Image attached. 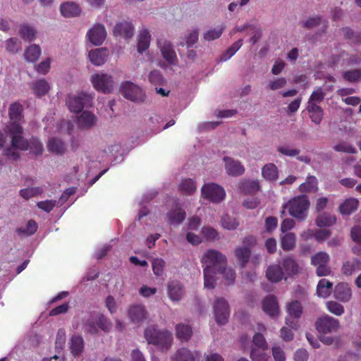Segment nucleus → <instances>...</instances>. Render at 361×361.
Returning a JSON list of instances; mask_svg holds the SVG:
<instances>
[{"mask_svg": "<svg viewBox=\"0 0 361 361\" xmlns=\"http://www.w3.org/2000/svg\"><path fill=\"white\" fill-rule=\"evenodd\" d=\"M197 186L192 179H184L180 183L178 190L183 194L190 195L196 191Z\"/></svg>", "mask_w": 361, "mask_h": 361, "instance_id": "nucleus-36", "label": "nucleus"}, {"mask_svg": "<svg viewBox=\"0 0 361 361\" xmlns=\"http://www.w3.org/2000/svg\"><path fill=\"white\" fill-rule=\"evenodd\" d=\"M243 44L242 40L235 42L231 47H229L221 56L222 61H227L231 59L241 47Z\"/></svg>", "mask_w": 361, "mask_h": 361, "instance_id": "nucleus-53", "label": "nucleus"}, {"mask_svg": "<svg viewBox=\"0 0 361 361\" xmlns=\"http://www.w3.org/2000/svg\"><path fill=\"white\" fill-rule=\"evenodd\" d=\"M109 56V51L104 47L91 49L87 55L90 61L96 66L104 65L108 60Z\"/></svg>", "mask_w": 361, "mask_h": 361, "instance_id": "nucleus-14", "label": "nucleus"}, {"mask_svg": "<svg viewBox=\"0 0 361 361\" xmlns=\"http://www.w3.org/2000/svg\"><path fill=\"white\" fill-rule=\"evenodd\" d=\"M202 197L214 203H220L226 197L224 188L216 183L204 184L201 189Z\"/></svg>", "mask_w": 361, "mask_h": 361, "instance_id": "nucleus-7", "label": "nucleus"}, {"mask_svg": "<svg viewBox=\"0 0 361 361\" xmlns=\"http://www.w3.org/2000/svg\"><path fill=\"white\" fill-rule=\"evenodd\" d=\"M287 84V80L285 78H276L269 81L267 87L272 91H276L284 87Z\"/></svg>", "mask_w": 361, "mask_h": 361, "instance_id": "nucleus-52", "label": "nucleus"}, {"mask_svg": "<svg viewBox=\"0 0 361 361\" xmlns=\"http://www.w3.org/2000/svg\"><path fill=\"white\" fill-rule=\"evenodd\" d=\"M185 217V213L180 209H177L167 214V222L171 225L178 224Z\"/></svg>", "mask_w": 361, "mask_h": 361, "instance_id": "nucleus-38", "label": "nucleus"}, {"mask_svg": "<svg viewBox=\"0 0 361 361\" xmlns=\"http://www.w3.org/2000/svg\"><path fill=\"white\" fill-rule=\"evenodd\" d=\"M120 92L123 97L131 102L141 103L146 99L145 91L132 82H123L120 87Z\"/></svg>", "mask_w": 361, "mask_h": 361, "instance_id": "nucleus-6", "label": "nucleus"}, {"mask_svg": "<svg viewBox=\"0 0 361 361\" xmlns=\"http://www.w3.org/2000/svg\"><path fill=\"white\" fill-rule=\"evenodd\" d=\"M151 36L147 30H142L137 36V51L142 53L147 50L149 46Z\"/></svg>", "mask_w": 361, "mask_h": 361, "instance_id": "nucleus-28", "label": "nucleus"}, {"mask_svg": "<svg viewBox=\"0 0 361 361\" xmlns=\"http://www.w3.org/2000/svg\"><path fill=\"white\" fill-rule=\"evenodd\" d=\"M262 177L267 181L275 182L279 179V170L273 163H267L261 169Z\"/></svg>", "mask_w": 361, "mask_h": 361, "instance_id": "nucleus-20", "label": "nucleus"}, {"mask_svg": "<svg viewBox=\"0 0 361 361\" xmlns=\"http://www.w3.org/2000/svg\"><path fill=\"white\" fill-rule=\"evenodd\" d=\"M47 148L49 151L55 154H63L66 151L64 143L61 140L55 138L49 140Z\"/></svg>", "mask_w": 361, "mask_h": 361, "instance_id": "nucleus-40", "label": "nucleus"}, {"mask_svg": "<svg viewBox=\"0 0 361 361\" xmlns=\"http://www.w3.org/2000/svg\"><path fill=\"white\" fill-rule=\"evenodd\" d=\"M333 283L326 279H321L317 286V293L319 297L327 298L330 295Z\"/></svg>", "mask_w": 361, "mask_h": 361, "instance_id": "nucleus-30", "label": "nucleus"}, {"mask_svg": "<svg viewBox=\"0 0 361 361\" xmlns=\"http://www.w3.org/2000/svg\"><path fill=\"white\" fill-rule=\"evenodd\" d=\"M29 143V149L35 154H40L43 152L42 144L38 140V139L33 138Z\"/></svg>", "mask_w": 361, "mask_h": 361, "instance_id": "nucleus-62", "label": "nucleus"}, {"mask_svg": "<svg viewBox=\"0 0 361 361\" xmlns=\"http://www.w3.org/2000/svg\"><path fill=\"white\" fill-rule=\"evenodd\" d=\"M4 44L6 51L11 54H17L21 49V42L16 37L7 39Z\"/></svg>", "mask_w": 361, "mask_h": 361, "instance_id": "nucleus-43", "label": "nucleus"}, {"mask_svg": "<svg viewBox=\"0 0 361 361\" xmlns=\"http://www.w3.org/2000/svg\"><path fill=\"white\" fill-rule=\"evenodd\" d=\"M250 253V249L245 245L237 247L235 249V256L238 263L241 265H244L248 260Z\"/></svg>", "mask_w": 361, "mask_h": 361, "instance_id": "nucleus-46", "label": "nucleus"}, {"mask_svg": "<svg viewBox=\"0 0 361 361\" xmlns=\"http://www.w3.org/2000/svg\"><path fill=\"white\" fill-rule=\"evenodd\" d=\"M260 186L258 180H245L240 183V190L245 193H252L259 190Z\"/></svg>", "mask_w": 361, "mask_h": 361, "instance_id": "nucleus-45", "label": "nucleus"}, {"mask_svg": "<svg viewBox=\"0 0 361 361\" xmlns=\"http://www.w3.org/2000/svg\"><path fill=\"white\" fill-rule=\"evenodd\" d=\"M22 111L23 106L18 102L11 104L8 109V115L11 121V123L8 126L12 125H20L22 120Z\"/></svg>", "mask_w": 361, "mask_h": 361, "instance_id": "nucleus-23", "label": "nucleus"}, {"mask_svg": "<svg viewBox=\"0 0 361 361\" xmlns=\"http://www.w3.org/2000/svg\"><path fill=\"white\" fill-rule=\"evenodd\" d=\"M145 338L149 343L167 349L172 343L173 337L168 331H159L149 327L145 331Z\"/></svg>", "mask_w": 361, "mask_h": 361, "instance_id": "nucleus-5", "label": "nucleus"}, {"mask_svg": "<svg viewBox=\"0 0 361 361\" xmlns=\"http://www.w3.org/2000/svg\"><path fill=\"white\" fill-rule=\"evenodd\" d=\"M351 237L353 240L357 242V245L353 247V252L359 256H361V227L359 226H355L351 230Z\"/></svg>", "mask_w": 361, "mask_h": 361, "instance_id": "nucleus-41", "label": "nucleus"}, {"mask_svg": "<svg viewBox=\"0 0 361 361\" xmlns=\"http://www.w3.org/2000/svg\"><path fill=\"white\" fill-rule=\"evenodd\" d=\"M324 94L321 88H318L314 90L311 94L308 104H316L317 102H320L324 99Z\"/></svg>", "mask_w": 361, "mask_h": 361, "instance_id": "nucleus-63", "label": "nucleus"}, {"mask_svg": "<svg viewBox=\"0 0 361 361\" xmlns=\"http://www.w3.org/2000/svg\"><path fill=\"white\" fill-rule=\"evenodd\" d=\"M42 188L39 187L27 188L22 189L20 191V196L24 199H30V197H35L42 192Z\"/></svg>", "mask_w": 361, "mask_h": 361, "instance_id": "nucleus-56", "label": "nucleus"}, {"mask_svg": "<svg viewBox=\"0 0 361 361\" xmlns=\"http://www.w3.org/2000/svg\"><path fill=\"white\" fill-rule=\"evenodd\" d=\"M134 30V26L130 22L123 20L115 25L113 33L116 37L128 39L133 36Z\"/></svg>", "mask_w": 361, "mask_h": 361, "instance_id": "nucleus-15", "label": "nucleus"}, {"mask_svg": "<svg viewBox=\"0 0 361 361\" xmlns=\"http://www.w3.org/2000/svg\"><path fill=\"white\" fill-rule=\"evenodd\" d=\"M307 109L312 121L316 124L320 123L323 118V111L321 107L317 104H308Z\"/></svg>", "mask_w": 361, "mask_h": 361, "instance_id": "nucleus-35", "label": "nucleus"}, {"mask_svg": "<svg viewBox=\"0 0 361 361\" xmlns=\"http://www.w3.org/2000/svg\"><path fill=\"white\" fill-rule=\"evenodd\" d=\"M283 269L284 273V279L298 274L300 272L301 268L292 257H287L283 260Z\"/></svg>", "mask_w": 361, "mask_h": 361, "instance_id": "nucleus-22", "label": "nucleus"}, {"mask_svg": "<svg viewBox=\"0 0 361 361\" xmlns=\"http://www.w3.org/2000/svg\"><path fill=\"white\" fill-rule=\"evenodd\" d=\"M225 170L228 175L231 176H239L245 173V168L240 161L231 157L224 158Z\"/></svg>", "mask_w": 361, "mask_h": 361, "instance_id": "nucleus-16", "label": "nucleus"}, {"mask_svg": "<svg viewBox=\"0 0 361 361\" xmlns=\"http://www.w3.org/2000/svg\"><path fill=\"white\" fill-rule=\"evenodd\" d=\"M6 130L11 137V146L4 149V155L8 160L15 161L20 157L19 150L29 149V143L22 135L23 128L20 125L8 126Z\"/></svg>", "mask_w": 361, "mask_h": 361, "instance_id": "nucleus-2", "label": "nucleus"}, {"mask_svg": "<svg viewBox=\"0 0 361 361\" xmlns=\"http://www.w3.org/2000/svg\"><path fill=\"white\" fill-rule=\"evenodd\" d=\"M106 37V31L104 25H94L87 32V39L94 46L101 45Z\"/></svg>", "mask_w": 361, "mask_h": 361, "instance_id": "nucleus-12", "label": "nucleus"}, {"mask_svg": "<svg viewBox=\"0 0 361 361\" xmlns=\"http://www.w3.org/2000/svg\"><path fill=\"white\" fill-rule=\"evenodd\" d=\"M266 350L252 348L250 357L253 361H268L269 356L265 353Z\"/></svg>", "mask_w": 361, "mask_h": 361, "instance_id": "nucleus-54", "label": "nucleus"}, {"mask_svg": "<svg viewBox=\"0 0 361 361\" xmlns=\"http://www.w3.org/2000/svg\"><path fill=\"white\" fill-rule=\"evenodd\" d=\"M218 274L222 275L225 279V283L227 284L232 283L235 279V273L231 268H226L225 266L218 273Z\"/></svg>", "mask_w": 361, "mask_h": 361, "instance_id": "nucleus-58", "label": "nucleus"}, {"mask_svg": "<svg viewBox=\"0 0 361 361\" xmlns=\"http://www.w3.org/2000/svg\"><path fill=\"white\" fill-rule=\"evenodd\" d=\"M252 342L255 346L262 350H267L268 348V345L264 336L259 333L255 334Z\"/></svg>", "mask_w": 361, "mask_h": 361, "instance_id": "nucleus-59", "label": "nucleus"}, {"mask_svg": "<svg viewBox=\"0 0 361 361\" xmlns=\"http://www.w3.org/2000/svg\"><path fill=\"white\" fill-rule=\"evenodd\" d=\"M202 262L204 267V288H213L216 275L226 266V257L218 251L210 250L204 254Z\"/></svg>", "mask_w": 361, "mask_h": 361, "instance_id": "nucleus-1", "label": "nucleus"}, {"mask_svg": "<svg viewBox=\"0 0 361 361\" xmlns=\"http://www.w3.org/2000/svg\"><path fill=\"white\" fill-rule=\"evenodd\" d=\"M50 66L51 59L49 58H47L37 66L36 71L40 74L45 75L49 71Z\"/></svg>", "mask_w": 361, "mask_h": 361, "instance_id": "nucleus-61", "label": "nucleus"}, {"mask_svg": "<svg viewBox=\"0 0 361 361\" xmlns=\"http://www.w3.org/2000/svg\"><path fill=\"white\" fill-rule=\"evenodd\" d=\"M334 296L341 302H348L352 298L349 284L343 282L338 283L334 288Z\"/></svg>", "mask_w": 361, "mask_h": 361, "instance_id": "nucleus-18", "label": "nucleus"}, {"mask_svg": "<svg viewBox=\"0 0 361 361\" xmlns=\"http://www.w3.org/2000/svg\"><path fill=\"white\" fill-rule=\"evenodd\" d=\"M90 82L94 90L104 94L111 93L116 84L111 75L102 71L91 75Z\"/></svg>", "mask_w": 361, "mask_h": 361, "instance_id": "nucleus-4", "label": "nucleus"}, {"mask_svg": "<svg viewBox=\"0 0 361 361\" xmlns=\"http://www.w3.org/2000/svg\"><path fill=\"white\" fill-rule=\"evenodd\" d=\"M32 90L33 93L41 97L46 94L49 90V83L44 79L37 80L32 84Z\"/></svg>", "mask_w": 361, "mask_h": 361, "instance_id": "nucleus-33", "label": "nucleus"}, {"mask_svg": "<svg viewBox=\"0 0 361 361\" xmlns=\"http://www.w3.org/2000/svg\"><path fill=\"white\" fill-rule=\"evenodd\" d=\"M19 35L24 40L32 41L36 39L37 32L34 27L23 25L19 28Z\"/></svg>", "mask_w": 361, "mask_h": 361, "instance_id": "nucleus-37", "label": "nucleus"}, {"mask_svg": "<svg viewBox=\"0 0 361 361\" xmlns=\"http://www.w3.org/2000/svg\"><path fill=\"white\" fill-rule=\"evenodd\" d=\"M157 288L147 285H142L138 290L139 294L144 298H149L156 294Z\"/></svg>", "mask_w": 361, "mask_h": 361, "instance_id": "nucleus-64", "label": "nucleus"}, {"mask_svg": "<svg viewBox=\"0 0 361 361\" xmlns=\"http://www.w3.org/2000/svg\"><path fill=\"white\" fill-rule=\"evenodd\" d=\"M83 340L78 336H73L70 341V348L71 353L75 355H80L83 350Z\"/></svg>", "mask_w": 361, "mask_h": 361, "instance_id": "nucleus-42", "label": "nucleus"}, {"mask_svg": "<svg viewBox=\"0 0 361 361\" xmlns=\"http://www.w3.org/2000/svg\"><path fill=\"white\" fill-rule=\"evenodd\" d=\"M262 310L270 317H276L280 313L278 302L275 297L269 295L262 301Z\"/></svg>", "mask_w": 361, "mask_h": 361, "instance_id": "nucleus-17", "label": "nucleus"}, {"mask_svg": "<svg viewBox=\"0 0 361 361\" xmlns=\"http://www.w3.org/2000/svg\"><path fill=\"white\" fill-rule=\"evenodd\" d=\"M214 313L216 322L219 324L227 322L230 315L229 305L224 298H217L214 303Z\"/></svg>", "mask_w": 361, "mask_h": 361, "instance_id": "nucleus-10", "label": "nucleus"}, {"mask_svg": "<svg viewBox=\"0 0 361 361\" xmlns=\"http://www.w3.org/2000/svg\"><path fill=\"white\" fill-rule=\"evenodd\" d=\"M153 273L157 276H161L164 273L165 262L161 258H156L152 261Z\"/></svg>", "mask_w": 361, "mask_h": 361, "instance_id": "nucleus-50", "label": "nucleus"}, {"mask_svg": "<svg viewBox=\"0 0 361 361\" xmlns=\"http://www.w3.org/2000/svg\"><path fill=\"white\" fill-rule=\"evenodd\" d=\"M42 50L39 45L33 44L28 46L24 52V59L27 62L35 63L40 57Z\"/></svg>", "mask_w": 361, "mask_h": 361, "instance_id": "nucleus-26", "label": "nucleus"}, {"mask_svg": "<svg viewBox=\"0 0 361 361\" xmlns=\"http://www.w3.org/2000/svg\"><path fill=\"white\" fill-rule=\"evenodd\" d=\"M92 97L84 93L80 92L75 94L69 95L66 99V104L68 109L75 113L80 112L85 106L88 105Z\"/></svg>", "mask_w": 361, "mask_h": 361, "instance_id": "nucleus-9", "label": "nucleus"}, {"mask_svg": "<svg viewBox=\"0 0 361 361\" xmlns=\"http://www.w3.org/2000/svg\"><path fill=\"white\" fill-rule=\"evenodd\" d=\"M128 317L132 322L139 323L147 318V312L144 306L135 305L130 307L128 310Z\"/></svg>", "mask_w": 361, "mask_h": 361, "instance_id": "nucleus-19", "label": "nucleus"}, {"mask_svg": "<svg viewBox=\"0 0 361 361\" xmlns=\"http://www.w3.org/2000/svg\"><path fill=\"white\" fill-rule=\"evenodd\" d=\"M197 352H192L186 348H180L171 357V361H199Z\"/></svg>", "mask_w": 361, "mask_h": 361, "instance_id": "nucleus-21", "label": "nucleus"}, {"mask_svg": "<svg viewBox=\"0 0 361 361\" xmlns=\"http://www.w3.org/2000/svg\"><path fill=\"white\" fill-rule=\"evenodd\" d=\"M176 335L178 338L187 341L192 335V329L185 324H178L176 326Z\"/></svg>", "mask_w": 361, "mask_h": 361, "instance_id": "nucleus-48", "label": "nucleus"}, {"mask_svg": "<svg viewBox=\"0 0 361 361\" xmlns=\"http://www.w3.org/2000/svg\"><path fill=\"white\" fill-rule=\"evenodd\" d=\"M330 260L329 255L325 252H319L311 257V264L317 267L316 273L318 276H329L331 274V269L328 266Z\"/></svg>", "mask_w": 361, "mask_h": 361, "instance_id": "nucleus-8", "label": "nucleus"}, {"mask_svg": "<svg viewBox=\"0 0 361 361\" xmlns=\"http://www.w3.org/2000/svg\"><path fill=\"white\" fill-rule=\"evenodd\" d=\"M336 221L334 216L324 213L317 218L316 224L319 227H328L334 225Z\"/></svg>", "mask_w": 361, "mask_h": 361, "instance_id": "nucleus-44", "label": "nucleus"}, {"mask_svg": "<svg viewBox=\"0 0 361 361\" xmlns=\"http://www.w3.org/2000/svg\"><path fill=\"white\" fill-rule=\"evenodd\" d=\"M184 295V291L180 283L171 281L168 285V295L173 302L180 301Z\"/></svg>", "mask_w": 361, "mask_h": 361, "instance_id": "nucleus-24", "label": "nucleus"}, {"mask_svg": "<svg viewBox=\"0 0 361 361\" xmlns=\"http://www.w3.org/2000/svg\"><path fill=\"white\" fill-rule=\"evenodd\" d=\"M96 116L90 111H84L78 117V123L83 128H90L95 125Z\"/></svg>", "mask_w": 361, "mask_h": 361, "instance_id": "nucleus-31", "label": "nucleus"}, {"mask_svg": "<svg viewBox=\"0 0 361 361\" xmlns=\"http://www.w3.org/2000/svg\"><path fill=\"white\" fill-rule=\"evenodd\" d=\"M158 46L161 54L164 61L169 65L176 66L178 64V58L173 48L172 44L166 39H159Z\"/></svg>", "mask_w": 361, "mask_h": 361, "instance_id": "nucleus-11", "label": "nucleus"}, {"mask_svg": "<svg viewBox=\"0 0 361 361\" xmlns=\"http://www.w3.org/2000/svg\"><path fill=\"white\" fill-rule=\"evenodd\" d=\"M361 269V262L357 259H353L343 263L341 271L345 276H351Z\"/></svg>", "mask_w": 361, "mask_h": 361, "instance_id": "nucleus-27", "label": "nucleus"}, {"mask_svg": "<svg viewBox=\"0 0 361 361\" xmlns=\"http://www.w3.org/2000/svg\"><path fill=\"white\" fill-rule=\"evenodd\" d=\"M359 201L354 197H350L344 200L338 207V211L342 215H349L357 210Z\"/></svg>", "mask_w": 361, "mask_h": 361, "instance_id": "nucleus-25", "label": "nucleus"}, {"mask_svg": "<svg viewBox=\"0 0 361 361\" xmlns=\"http://www.w3.org/2000/svg\"><path fill=\"white\" fill-rule=\"evenodd\" d=\"M296 236L293 233H288L281 238V247L283 250L289 251L294 249L295 246Z\"/></svg>", "mask_w": 361, "mask_h": 361, "instance_id": "nucleus-39", "label": "nucleus"}, {"mask_svg": "<svg viewBox=\"0 0 361 361\" xmlns=\"http://www.w3.org/2000/svg\"><path fill=\"white\" fill-rule=\"evenodd\" d=\"M267 277L271 282H278L284 277V273L279 265L274 264L267 269Z\"/></svg>", "mask_w": 361, "mask_h": 361, "instance_id": "nucleus-32", "label": "nucleus"}, {"mask_svg": "<svg viewBox=\"0 0 361 361\" xmlns=\"http://www.w3.org/2000/svg\"><path fill=\"white\" fill-rule=\"evenodd\" d=\"M224 27L221 25H219L207 30L204 33L203 37L207 41H212L219 38L222 35Z\"/></svg>", "mask_w": 361, "mask_h": 361, "instance_id": "nucleus-47", "label": "nucleus"}, {"mask_svg": "<svg viewBox=\"0 0 361 361\" xmlns=\"http://www.w3.org/2000/svg\"><path fill=\"white\" fill-rule=\"evenodd\" d=\"M61 13L65 17H74L80 14L79 6L73 2H66L61 5Z\"/></svg>", "mask_w": 361, "mask_h": 361, "instance_id": "nucleus-29", "label": "nucleus"}, {"mask_svg": "<svg viewBox=\"0 0 361 361\" xmlns=\"http://www.w3.org/2000/svg\"><path fill=\"white\" fill-rule=\"evenodd\" d=\"M343 77L349 82H356L361 78V70L356 69L346 71L344 73Z\"/></svg>", "mask_w": 361, "mask_h": 361, "instance_id": "nucleus-60", "label": "nucleus"}, {"mask_svg": "<svg viewBox=\"0 0 361 361\" xmlns=\"http://www.w3.org/2000/svg\"><path fill=\"white\" fill-rule=\"evenodd\" d=\"M326 307L329 312L336 316H341L344 313V307L336 301L326 302Z\"/></svg>", "mask_w": 361, "mask_h": 361, "instance_id": "nucleus-49", "label": "nucleus"}, {"mask_svg": "<svg viewBox=\"0 0 361 361\" xmlns=\"http://www.w3.org/2000/svg\"><path fill=\"white\" fill-rule=\"evenodd\" d=\"M339 322L329 316L319 318L316 322V328L322 334L334 332L339 329Z\"/></svg>", "mask_w": 361, "mask_h": 361, "instance_id": "nucleus-13", "label": "nucleus"}, {"mask_svg": "<svg viewBox=\"0 0 361 361\" xmlns=\"http://www.w3.org/2000/svg\"><path fill=\"white\" fill-rule=\"evenodd\" d=\"M287 310L290 317L298 318L302 314V306L298 301H293L288 304Z\"/></svg>", "mask_w": 361, "mask_h": 361, "instance_id": "nucleus-51", "label": "nucleus"}, {"mask_svg": "<svg viewBox=\"0 0 361 361\" xmlns=\"http://www.w3.org/2000/svg\"><path fill=\"white\" fill-rule=\"evenodd\" d=\"M221 225L226 229L234 230L238 226V222L235 218L225 215L222 217Z\"/></svg>", "mask_w": 361, "mask_h": 361, "instance_id": "nucleus-57", "label": "nucleus"}, {"mask_svg": "<svg viewBox=\"0 0 361 361\" xmlns=\"http://www.w3.org/2000/svg\"><path fill=\"white\" fill-rule=\"evenodd\" d=\"M317 189V180L313 176H307L306 180L299 186V190L302 192H315Z\"/></svg>", "mask_w": 361, "mask_h": 361, "instance_id": "nucleus-34", "label": "nucleus"}, {"mask_svg": "<svg viewBox=\"0 0 361 361\" xmlns=\"http://www.w3.org/2000/svg\"><path fill=\"white\" fill-rule=\"evenodd\" d=\"M310 201L305 195H298L290 199L282 206L281 214H284L286 210L288 214L298 220H304L308 213Z\"/></svg>", "mask_w": 361, "mask_h": 361, "instance_id": "nucleus-3", "label": "nucleus"}, {"mask_svg": "<svg viewBox=\"0 0 361 361\" xmlns=\"http://www.w3.org/2000/svg\"><path fill=\"white\" fill-rule=\"evenodd\" d=\"M202 235L206 240L209 241L217 240L219 238L218 232L214 228L209 226L202 228Z\"/></svg>", "mask_w": 361, "mask_h": 361, "instance_id": "nucleus-55", "label": "nucleus"}]
</instances>
